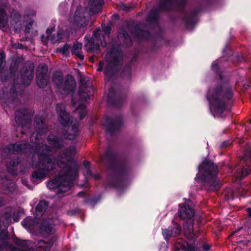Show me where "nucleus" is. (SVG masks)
Here are the masks:
<instances>
[{
  "instance_id": "f257e3e1",
  "label": "nucleus",
  "mask_w": 251,
  "mask_h": 251,
  "mask_svg": "<svg viewBox=\"0 0 251 251\" xmlns=\"http://www.w3.org/2000/svg\"><path fill=\"white\" fill-rule=\"evenodd\" d=\"M35 131L30 136L32 145L25 141L11 144L2 149V155L6 153H27L32 152L39 155L37 164L31 163V167L40 168L32 173L33 179L41 180L46 176L53 175L56 173V166L62 169L58 175L54 179L48 182L47 187L50 189L56 190V194H64L68 192L73 186L74 181L78 176V166L74 161L72 156L75 153L76 148L70 146L62 151L58 158L51 155L50 148L43 144L42 136L48 131V125L43 116L37 115L34 122Z\"/></svg>"
},
{
  "instance_id": "f03ea898",
  "label": "nucleus",
  "mask_w": 251,
  "mask_h": 251,
  "mask_svg": "<svg viewBox=\"0 0 251 251\" xmlns=\"http://www.w3.org/2000/svg\"><path fill=\"white\" fill-rule=\"evenodd\" d=\"M101 161L107 163V168L115 173L114 177L109 181V185L116 188H123L125 186L124 177L128 169L127 165L124 163L116 161L114 155L110 150H107L104 155L101 157Z\"/></svg>"
},
{
  "instance_id": "7ed1b4c3",
  "label": "nucleus",
  "mask_w": 251,
  "mask_h": 251,
  "mask_svg": "<svg viewBox=\"0 0 251 251\" xmlns=\"http://www.w3.org/2000/svg\"><path fill=\"white\" fill-rule=\"evenodd\" d=\"M232 97L231 89L222 86L209 90L207 95V99L214 107L215 111L218 114H222L228 109Z\"/></svg>"
},
{
  "instance_id": "20e7f679",
  "label": "nucleus",
  "mask_w": 251,
  "mask_h": 251,
  "mask_svg": "<svg viewBox=\"0 0 251 251\" xmlns=\"http://www.w3.org/2000/svg\"><path fill=\"white\" fill-rule=\"evenodd\" d=\"M199 173L195 179L205 182L209 191L220 188V183L216 179L218 174L217 166L211 161L205 160L198 167Z\"/></svg>"
},
{
  "instance_id": "39448f33",
  "label": "nucleus",
  "mask_w": 251,
  "mask_h": 251,
  "mask_svg": "<svg viewBox=\"0 0 251 251\" xmlns=\"http://www.w3.org/2000/svg\"><path fill=\"white\" fill-rule=\"evenodd\" d=\"M57 113L58 115V120L62 126L66 127L72 125V130L73 134L67 133V137L71 140L75 139L79 133L78 129V123L76 119L70 116L66 110L63 104L58 103L56 105Z\"/></svg>"
},
{
  "instance_id": "423d86ee",
  "label": "nucleus",
  "mask_w": 251,
  "mask_h": 251,
  "mask_svg": "<svg viewBox=\"0 0 251 251\" xmlns=\"http://www.w3.org/2000/svg\"><path fill=\"white\" fill-rule=\"evenodd\" d=\"M53 83L63 94L74 93L76 88V82L72 75H67L64 79L60 73H55L52 77Z\"/></svg>"
},
{
  "instance_id": "0eeeda50",
  "label": "nucleus",
  "mask_w": 251,
  "mask_h": 251,
  "mask_svg": "<svg viewBox=\"0 0 251 251\" xmlns=\"http://www.w3.org/2000/svg\"><path fill=\"white\" fill-rule=\"evenodd\" d=\"M107 65L105 69V75L107 82L106 85H110V81L117 72L118 66L120 65L121 58L119 53L114 51L108 52L105 55Z\"/></svg>"
},
{
  "instance_id": "6e6552de",
  "label": "nucleus",
  "mask_w": 251,
  "mask_h": 251,
  "mask_svg": "<svg viewBox=\"0 0 251 251\" xmlns=\"http://www.w3.org/2000/svg\"><path fill=\"white\" fill-rule=\"evenodd\" d=\"M32 116L31 110L27 109L16 110L15 120L17 126V132L20 131L23 134L25 133L31 126Z\"/></svg>"
},
{
  "instance_id": "1a4fd4ad",
  "label": "nucleus",
  "mask_w": 251,
  "mask_h": 251,
  "mask_svg": "<svg viewBox=\"0 0 251 251\" xmlns=\"http://www.w3.org/2000/svg\"><path fill=\"white\" fill-rule=\"evenodd\" d=\"M235 176L242 179L249 174L251 171V145L249 146L244 154L236 166Z\"/></svg>"
},
{
  "instance_id": "9d476101",
  "label": "nucleus",
  "mask_w": 251,
  "mask_h": 251,
  "mask_svg": "<svg viewBox=\"0 0 251 251\" xmlns=\"http://www.w3.org/2000/svg\"><path fill=\"white\" fill-rule=\"evenodd\" d=\"M86 10L79 6L75 10L73 18V23L77 27H85L89 23V19L86 17Z\"/></svg>"
},
{
  "instance_id": "9b49d317",
  "label": "nucleus",
  "mask_w": 251,
  "mask_h": 251,
  "mask_svg": "<svg viewBox=\"0 0 251 251\" xmlns=\"http://www.w3.org/2000/svg\"><path fill=\"white\" fill-rule=\"evenodd\" d=\"M185 4V0H160L159 6L162 10H169L172 9L181 10Z\"/></svg>"
},
{
  "instance_id": "f8f14e48",
  "label": "nucleus",
  "mask_w": 251,
  "mask_h": 251,
  "mask_svg": "<svg viewBox=\"0 0 251 251\" xmlns=\"http://www.w3.org/2000/svg\"><path fill=\"white\" fill-rule=\"evenodd\" d=\"M40 234L43 237H46L54 233L55 229L53 227L52 219H41L37 222Z\"/></svg>"
},
{
  "instance_id": "ddd939ff",
  "label": "nucleus",
  "mask_w": 251,
  "mask_h": 251,
  "mask_svg": "<svg viewBox=\"0 0 251 251\" xmlns=\"http://www.w3.org/2000/svg\"><path fill=\"white\" fill-rule=\"evenodd\" d=\"M48 66L45 64L39 65L37 71L36 82L37 85L42 88L46 87L49 82V77L47 73Z\"/></svg>"
},
{
  "instance_id": "4468645a",
  "label": "nucleus",
  "mask_w": 251,
  "mask_h": 251,
  "mask_svg": "<svg viewBox=\"0 0 251 251\" xmlns=\"http://www.w3.org/2000/svg\"><path fill=\"white\" fill-rule=\"evenodd\" d=\"M122 120L120 116L115 118L106 117L103 125L105 127L107 132L112 135L115 131L117 130L122 126Z\"/></svg>"
},
{
  "instance_id": "2eb2a0df",
  "label": "nucleus",
  "mask_w": 251,
  "mask_h": 251,
  "mask_svg": "<svg viewBox=\"0 0 251 251\" xmlns=\"http://www.w3.org/2000/svg\"><path fill=\"white\" fill-rule=\"evenodd\" d=\"M93 90V87L89 83L83 82V80L81 79V85L78 90L79 100L87 101L92 94Z\"/></svg>"
},
{
  "instance_id": "dca6fc26",
  "label": "nucleus",
  "mask_w": 251,
  "mask_h": 251,
  "mask_svg": "<svg viewBox=\"0 0 251 251\" xmlns=\"http://www.w3.org/2000/svg\"><path fill=\"white\" fill-rule=\"evenodd\" d=\"M181 233V227L176 222H172V225L167 229L162 230V235L167 241L170 238L178 236Z\"/></svg>"
},
{
  "instance_id": "f3484780",
  "label": "nucleus",
  "mask_w": 251,
  "mask_h": 251,
  "mask_svg": "<svg viewBox=\"0 0 251 251\" xmlns=\"http://www.w3.org/2000/svg\"><path fill=\"white\" fill-rule=\"evenodd\" d=\"M103 0H89L85 3L86 10H88L90 15H93L99 13L103 5Z\"/></svg>"
},
{
  "instance_id": "a211bd4d",
  "label": "nucleus",
  "mask_w": 251,
  "mask_h": 251,
  "mask_svg": "<svg viewBox=\"0 0 251 251\" xmlns=\"http://www.w3.org/2000/svg\"><path fill=\"white\" fill-rule=\"evenodd\" d=\"M178 215L182 219H190L194 215V212L193 209L188 205L179 204Z\"/></svg>"
},
{
  "instance_id": "6ab92c4d",
  "label": "nucleus",
  "mask_w": 251,
  "mask_h": 251,
  "mask_svg": "<svg viewBox=\"0 0 251 251\" xmlns=\"http://www.w3.org/2000/svg\"><path fill=\"white\" fill-rule=\"evenodd\" d=\"M175 247L176 251H198L199 249H196L181 239H177Z\"/></svg>"
},
{
  "instance_id": "aec40b11",
  "label": "nucleus",
  "mask_w": 251,
  "mask_h": 251,
  "mask_svg": "<svg viewBox=\"0 0 251 251\" xmlns=\"http://www.w3.org/2000/svg\"><path fill=\"white\" fill-rule=\"evenodd\" d=\"M8 5L7 2L0 0V25L3 27L5 26L8 22V16L5 12Z\"/></svg>"
},
{
  "instance_id": "412c9836",
  "label": "nucleus",
  "mask_w": 251,
  "mask_h": 251,
  "mask_svg": "<svg viewBox=\"0 0 251 251\" xmlns=\"http://www.w3.org/2000/svg\"><path fill=\"white\" fill-rule=\"evenodd\" d=\"M47 140L49 143L56 149H61L65 144L64 140L53 135H49Z\"/></svg>"
},
{
  "instance_id": "4be33fe9",
  "label": "nucleus",
  "mask_w": 251,
  "mask_h": 251,
  "mask_svg": "<svg viewBox=\"0 0 251 251\" xmlns=\"http://www.w3.org/2000/svg\"><path fill=\"white\" fill-rule=\"evenodd\" d=\"M184 234L185 236L190 239H193L195 237L193 231V223L192 221H187L183 225Z\"/></svg>"
},
{
  "instance_id": "5701e85b",
  "label": "nucleus",
  "mask_w": 251,
  "mask_h": 251,
  "mask_svg": "<svg viewBox=\"0 0 251 251\" xmlns=\"http://www.w3.org/2000/svg\"><path fill=\"white\" fill-rule=\"evenodd\" d=\"M131 34L133 36L144 40H148L151 37L150 32L141 29L139 25H136L135 27L134 31L132 32Z\"/></svg>"
},
{
  "instance_id": "b1692460",
  "label": "nucleus",
  "mask_w": 251,
  "mask_h": 251,
  "mask_svg": "<svg viewBox=\"0 0 251 251\" xmlns=\"http://www.w3.org/2000/svg\"><path fill=\"white\" fill-rule=\"evenodd\" d=\"M52 30L51 29H47L46 31L47 40L50 41L53 44L60 42L63 38L62 31L59 30L56 34H54L52 35Z\"/></svg>"
},
{
  "instance_id": "393cba45",
  "label": "nucleus",
  "mask_w": 251,
  "mask_h": 251,
  "mask_svg": "<svg viewBox=\"0 0 251 251\" xmlns=\"http://www.w3.org/2000/svg\"><path fill=\"white\" fill-rule=\"evenodd\" d=\"M33 78V71L32 69L25 70L23 71L22 75V82L24 85H29Z\"/></svg>"
},
{
  "instance_id": "a878e982",
  "label": "nucleus",
  "mask_w": 251,
  "mask_h": 251,
  "mask_svg": "<svg viewBox=\"0 0 251 251\" xmlns=\"http://www.w3.org/2000/svg\"><path fill=\"white\" fill-rule=\"evenodd\" d=\"M84 49L88 52L94 53L100 49V45L98 42H95V40H91L84 45Z\"/></svg>"
},
{
  "instance_id": "bb28decb",
  "label": "nucleus",
  "mask_w": 251,
  "mask_h": 251,
  "mask_svg": "<svg viewBox=\"0 0 251 251\" xmlns=\"http://www.w3.org/2000/svg\"><path fill=\"white\" fill-rule=\"evenodd\" d=\"M82 44L76 42L74 44L72 49L71 52L72 54L75 55L80 60H83L84 59V56L81 53L82 51Z\"/></svg>"
},
{
  "instance_id": "cd10ccee",
  "label": "nucleus",
  "mask_w": 251,
  "mask_h": 251,
  "mask_svg": "<svg viewBox=\"0 0 251 251\" xmlns=\"http://www.w3.org/2000/svg\"><path fill=\"white\" fill-rule=\"evenodd\" d=\"M53 246L52 241L45 242L43 240H40L37 243V246L39 251H49Z\"/></svg>"
},
{
  "instance_id": "c85d7f7f",
  "label": "nucleus",
  "mask_w": 251,
  "mask_h": 251,
  "mask_svg": "<svg viewBox=\"0 0 251 251\" xmlns=\"http://www.w3.org/2000/svg\"><path fill=\"white\" fill-rule=\"evenodd\" d=\"M118 38L123 40L124 43L127 46H130L132 43V40L130 36L125 30H122L119 32Z\"/></svg>"
},
{
  "instance_id": "c756f323",
  "label": "nucleus",
  "mask_w": 251,
  "mask_h": 251,
  "mask_svg": "<svg viewBox=\"0 0 251 251\" xmlns=\"http://www.w3.org/2000/svg\"><path fill=\"white\" fill-rule=\"evenodd\" d=\"M19 158L18 157L16 156L12 158L10 162V166L7 167L8 172L11 173L13 176L16 175V170H14L13 168H11V167H14L17 166L19 164Z\"/></svg>"
},
{
  "instance_id": "7c9ffc66",
  "label": "nucleus",
  "mask_w": 251,
  "mask_h": 251,
  "mask_svg": "<svg viewBox=\"0 0 251 251\" xmlns=\"http://www.w3.org/2000/svg\"><path fill=\"white\" fill-rule=\"evenodd\" d=\"M15 184L14 183L10 182L5 185H3L1 190L2 193L5 194H10L15 191Z\"/></svg>"
},
{
  "instance_id": "2f4dec72",
  "label": "nucleus",
  "mask_w": 251,
  "mask_h": 251,
  "mask_svg": "<svg viewBox=\"0 0 251 251\" xmlns=\"http://www.w3.org/2000/svg\"><path fill=\"white\" fill-rule=\"evenodd\" d=\"M158 14L159 12L156 9H152L148 16V21L152 23H156L158 19Z\"/></svg>"
},
{
  "instance_id": "473e14b6",
  "label": "nucleus",
  "mask_w": 251,
  "mask_h": 251,
  "mask_svg": "<svg viewBox=\"0 0 251 251\" xmlns=\"http://www.w3.org/2000/svg\"><path fill=\"white\" fill-rule=\"evenodd\" d=\"M8 244V234L6 231H2L0 233V248L6 247Z\"/></svg>"
},
{
  "instance_id": "72a5a7b5",
  "label": "nucleus",
  "mask_w": 251,
  "mask_h": 251,
  "mask_svg": "<svg viewBox=\"0 0 251 251\" xmlns=\"http://www.w3.org/2000/svg\"><path fill=\"white\" fill-rule=\"evenodd\" d=\"M48 206V203L45 201H40L36 207V210L41 214L44 212Z\"/></svg>"
},
{
  "instance_id": "f704fd0d",
  "label": "nucleus",
  "mask_w": 251,
  "mask_h": 251,
  "mask_svg": "<svg viewBox=\"0 0 251 251\" xmlns=\"http://www.w3.org/2000/svg\"><path fill=\"white\" fill-rule=\"evenodd\" d=\"M22 224L25 227L33 228L35 225V222L32 218L27 217L22 222Z\"/></svg>"
},
{
  "instance_id": "c9c22d12",
  "label": "nucleus",
  "mask_w": 251,
  "mask_h": 251,
  "mask_svg": "<svg viewBox=\"0 0 251 251\" xmlns=\"http://www.w3.org/2000/svg\"><path fill=\"white\" fill-rule=\"evenodd\" d=\"M79 115V118L80 120L83 119L86 115L87 110L86 107L83 105H80L79 108L77 109Z\"/></svg>"
},
{
  "instance_id": "e433bc0d",
  "label": "nucleus",
  "mask_w": 251,
  "mask_h": 251,
  "mask_svg": "<svg viewBox=\"0 0 251 251\" xmlns=\"http://www.w3.org/2000/svg\"><path fill=\"white\" fill-rule=\"evenodd\" d=\"M70 47L68 44H65L64 46L62 48L58 49V50L59 52H60L63 55L67 56L70 53Z\"/></svg>"
},
{
  "instance_id": "4c0bfd02",
  "label": "nucleus",
  "mask_w": 251,
  "mask_h": 251,
  "mask_svg": "<svg viewBox=\"0 0 251 251\" xmlns=\"http://www.w3.org/2000/svg\"><path fill=\"white\" fill-rule=\"evenodd\" d=\"M130 65L128 64L126 65L122 72L123 77L128 78L130 75Z\"/></svg>"
},
{
  "instance_id": "58836bf2",
  "label": "nucleus",
  "mask_w": 251,
  "mask_h": 251,
  "mask_svg": "<svg viewBox=\"0 0 251 251\" xmlns=\"http://www.w3.org/2000/svg\"><path fill=\"white\" fill-rule=\"evenodd\" d=\"M119 7L121 9H122L126 12L130 11L132 9H133L134 7V5H128L126 6L123 3H121L119 5Z\"/></svg>"
},
{
  "instance_id": "ea45409f",
  "label": "nucleus",
  "mask_w": 251,
  "mask_h": 251,
  "mask_svg": "<svg viewBox=\"0 0 251 251\" xmlns=\"http://www.w3.org/2000/svg\"><path fill=\"white\" fill-rule=\"evenodd\" d=\"M14 242L17 246L22 248H25L27 245L26 241L22 240L19 239H16Z\"/></svg>"
},
{
  "instance_id": "a19ab883",
  "label": "nucleus",
  "mask_w": 251,
  "mask_h": 251,
  "mask_svg": "<svg viewBox=\"0 0 251 251\" xmlns=\"http://www.w3.org/2000/svg\"><path fill=\"white\" fill-rule=\"evenodd\" d=\"M104 32L103 38H105V36L108 37L110 33L111 28L109 26H106L103 28Z\"/></svg>"
},
{
  "instance_id": "79ce46f5",
  "label": "nucleus",
  "mask_w": 251,
  "mask_h": 251,
  "mask_svg": "<svg viewBox=\"0 0 251 251\" xmlns=\"http://www.w3.org/2000/svg\"><path fill=\"white\" fill-rule=\"evenodd\" d=\"M100 32H101V30L100 29H98V30L94 31L93 33V39L92 40H97L98 38L99 37V36H100Z\"/></svg>"
},
{
  "instance_id": "37998d69",
  "label": "nucleus",
  "mask_w": 251,
  "mask_h": 251,
  "mask_svg": "<svg viewBox=\"0 0 251 251\" xmlns=\"http://www.w3.org/2000/svg\"><path fill=\"white\" fill-rule=\"evenodd\" d=\"M66 127H67V129L66 131L64 133V136L65 137H66V138L70 140V139L67 137V134L68 132H70L71 134H73V131L72 130V125H70ZM70 140H71L70 139Z\"/></svg>"
},
{
  "instance_id": "c03bdc74",
  "label": "nucleus",
  "mask_w": 251,
  "mask_h": 251,
  "mask_svg": "<svg viewBox=\"0 0 251 251\" xmlns=\"http://www.w3.org/2000/svg\"><path fill=\"white\" fill-rule=\"evenodd\" d=\"M86 174H87V175L93 177L95 178V179H96V180H98L100 178V176L99 174L93 175L92 173L89 170H88L87 171Z\"/></svg>"
},
{
  "instance_id": "a18cd8bd",
  "label": "nucleus",
  "mask_w": 251,
  "mask_h": 251,
  "mask_svg": "<svg viewBox=\"0 0 251 251\" xmlns=\"http://www.w3.org/2000/svg\"><path fill=\"white\" fill-rule=\"evenodd\" d=\"M33 24V22H30L28 24H27L26 26L25 29V34L29 33L30 30L31 29V27Z\"/></svg>"
},
{
  "instance_id": "49530a36",
  "label": "nucleus",
  "mask_w": 251,
  "mask_h": 251,
  "mask_svg": "<svg viewBox=\"0 0 251 251\" xmlns=\"http://www.w3.org/2000/svg\"><path fill=\"white\" fill-rule=\"evenodd\" d=\"M12 48L14 49H21L23 48V45L19 43H16L13 44Z\"/></svg>"
},
{
  "instance_id": "de8ad7c7",
  "label": "nucleus",
  "mask_w": 251,
  "mask_h": 251,
  "mask_svg": "<svg viewBox=\"0 0 251 251\" xmlns=\"http://www.w3.org/2000/svg\"><path fill=\"white\" fill-rule=\"evenodd\" d=\"M104 62L103 61H100L99 64V67L97 69V71L98 72H101L103 70V66L104 65Z\"/></svg>"
},
{
  "instance_id": "09e8293b",
  "label": "nucleus",
  "mask_w": 251,
  "mask_h": 251,
  "mask_svg": "<svg viewBox=\"0 0 251 251\" xmlns=\"http://www.w3.org/2000/svg\"><path fill=\"white\" fill-rule=\"evenodd\" d=\"M114 93V90L112 87L109 88V93L108 94V100L109 101L111 100V97L112 96L113 94Z\"/></svg>"
},
{
  "instance_id": "8fccbe9b",
  "label": "nucleus",
  "mask_w": 251,
  "mask_h": 251,
  "mask_svg": "<svg viewBox=\"0 0 251 251\" xmlns=\"http://www.w3.org/2000/svg\"><path fill=\"white\" fill-rule=\"evenodd\" d=\"M211 68L212 70L217 71L218 69V63L216 61L214 62L211 65Z\"/></svg>"
},
{
  "instance_id": "3c124183",
  "label": "nucleus",
  "mask_w": 251,
  "mask_h": 251,
  "mask_svg": "<svg viewBox=\"0 0 251 251\" xmlns=\"http://www.w3.org/2000/svg\"><path fill=\"white\" fill-rule=\"evenodd\" d=\"M201 248L204 251H207L208 250H209L210 249V246L208 245V244H203L202 245V246L201 247Z\"/></svg>"
},
{
  "instance_id": "603ef678",
  "label": "nucleus",
  "mask_w": 251,
  "mask_h": 251,
  "mask_svg": "<svg viewBox=\"0 0 251 251\" xmlns=\"http://www.w3.org/2000/svg\"><path fill=\"white\" fill-rule=\"evenodd\" d=\"M83 166L86 169H88L90 166V163L87 161H84L83 162Z\"/></svg>"
},
{
  "instance_id": "864d4df0",
  "label": "nucleus",
  "mask_w": 251,
  "mask_h": 251,
  "mask_svg": "<svg viewBox=\"0 0 251 251\" xmlns=\"http://www.w3.org/2000/svg\"><path fill=\"white\" fill-rule=\"evenodd\" d=\"M15 16L16 18V21H15V23H18V22L20 21L21 17L19 14H15Z\"/></svg>"
},
{
  "instance_id": "5fc2aeb1",
  "label": "nucleus",
  "mask_w": 251,
  "mask_h": 251,
  "mask_svg": "<svg viewBox=\"0 0 251 251\" xmlns=\"http://www.w3.org/2000/svg\"><path fill=\"white\" fill-rule=\"evenodd\" d=\"M229 142H226V141H225L223 143H222V147H227L228 145H229Z\"/></svg>"
},
{
  "instance_id": "6e6d98bb",
  "label": "nucleus",
  "mask_w": 251,
  "mask_h": 251,
  "mask_svg": "<svg viewBox=\"0 0 251 251\" xmlns=\"http://www.w3.org/2000/svg\"><path fill=\"white\" fill-rule=\"evenodd\" d=\"M85 193L84 192H79L78 194H77V196L78 197H83Z\"/></svg>"
},
{
  "instance_id": "4d7b16f0",
  "label": "nucleus",
  "mask_w": 251,
  "mask_h": 251,
  "mask_svg": "<svg viewBox=\"0 0 251 251\" xmlns=\"http://www.w3.org/2000/svg\"><path fill=\"white\" fill-rule=\"evenodd\" d=\"M247 211L249 213V216L251 217V208H248Z\"/></svg>"
},
{
  "instance_id": "13d9d810",
  "label": "nucleus",
  "mask_w": 251,
  "mask_h": 251,
  "mask_svg": "<svg viewBox=\"0 0 251 251\" xmlns=\"http://www.w3.org/2000/svg\"><path fill=\"white\" fill-rule=\"evenodd\" d=\"M101 46L103 47H105L106 46V43L105 41L101 43Z\"/></svg>"
},
{
  "instance_id": "bf43d9fd",
  "label": "nucleus",
  "mask_w": 251,
  "mask_h": 251,
  "mask_svg": "<svg viewBox=\"0 0 251 251\" xmlns=\"http://www.w3.org/2000/svg\"><path fill=\"white\" fill-rule=\"evenodd\" d=\"M3 204V201L1 199H0V206H2Z\"/></svg>"
},
{
  "instance_id": "052dcab7",
  "label": "nucleus",
  "mask_w": 251,
  "mask_h": 251,
  "mask_svg": "<svg viewBox=\"0 0 251 251\" xmlns=\"http://www.w3.org/2000/svg\"><path fill=\"white\" fill-rule=\"evenodd\" d=\"M72 101L73 102L74 104H75V103L76 102V100H75V98L74 97L72 98Z\"/></svg>"
},
{
  "instance_id": "680f3d73",
  "label": "nucleus",
  "mask_w": 251,
  "mask_h": 251,
  "mask_svg": "<svg viewBox=\"0 0 251 251\" xmlns=\"http://www.w3.org/2000/svg\"><path fill=\"white\" fill-rule=\"evenodd\" d=\"M114 104L117 105V106H120L121 104H119L118 101H115L114 102Z\"/></svg>"
},
{
  "instance_id": "e2e57ef3",
  "label": "nucleus",
  "mask_w": 251,
  "mask_h": 251,
  "mask_svg": "<svg viewBox=\"0 0 251 251\" xmlns=\"http://www.w3.org/2000/svg\"><path fill=\"white\" fill-rule=\"evenodd\" d=\"M17 100H18L17 99H14L13 101L11 100V101H12L13 102V103H14L15 101L17 102Z\"/></svg>"
},
{
  "instance_id": "0e129e2a",
  "label": "nucleus",
  "mask_w": 251,
  "mask_h": 251,
  "mask_svg": "<svg viewBox=\"0 0 251 251\" xmlns=\"http://www.w3.org/2000/svg\"><path fill=\"white\" fill-rule=\"evenodd\" d=\"M184 21H185V22L186 23H188V22L187 21V19H186V18H185V19H184Z\"/></svg>"
},
{
  "instance_id": "69168bd1",
  "label": "nucleus",
  "mask_w": 251,
  "mask_h": 251,
  "mask_svg": "<svg viewBox=\"0 0 251 251\" xmlns=\"http://www.w3.org/2000/svg\"><path fill=\"white\" fill-rule=\"evenodd\" d=\"M42 41H43L44 36H42Z\"/></svg>"
},
{
  "instance_id": "338daca9",
  "label": "nucleus",
  "mask_w": 251,
  "mask_h": 251,
  "mask_svg": "<svg viewBox=\"0 0 251 251\" xmlns=\"http://www.w3.org/2000/svg\"><path fill=\"white\" fill-rule=\"evenodd\" d=\"M242 227H240V228L239 229L238 231H239V230H240L241 229H242Z\"/></svg>"
},
{
  "instance_id": "774afa93",
  "label": "nucleus",
  "mask_w": 251,
  "mask_h": 251,
  "mask_svg": "<svg viewBox=\"0 0 251 251\" xmlns=\"http://www.w3.org/2000/svg\"><path fill=\"white\" fill-rule=\"evenodd\" d=\"M250 123H251V120H250Z\"/></svg>"
}]
</instances>
